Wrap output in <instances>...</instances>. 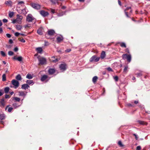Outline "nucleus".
Here are the masks:
<instances>
[{"mask_svg": "<svg viewBox=\"0 0 150 150\" xmlns=\"http://www.w3.org/2000/svg\"><path fill=\"white\" fill-rule=\"evenodd\" d=\"M1 54V55L3 57H5L6 56L5 53L3 51H1L0 52Z\"/></svg>", "mask_w": 150, "mask_h": 150, "instance_id": "nucleus-37", "label": "nucleus"}, {"mask_svg": "<svg viewBox=\"0 0 150 150\" xmlns=\"http://www.w3.org/2000/svg\"><path fill=\"white\" fill-rule=\"evenodd\" d=\"M3 21L4 23H6L8 22V20L6 19H4L3 20Z\"/></svg>", "mask_w": 150, "mask_h": 150, "instance_id": "nucleus-57", "label": "nucleus"}, {"mask_svg": "<svg viewBox=\"0 0 150 150\" xmlns=\"http://www.w3.org/2000/svg\"><path fill=\"white\" fill-rule=\"evenodd\" d=\"M26 82L28 85H30L31 84L33 85L34 83L33 81L31 80H27L26 81Z\"/></svg>", "mask_w": 150, "mask_h": 150, "instance_id": "nucleus-25", "label": "nucleus"}, {"mask_svg": "<svg viewBox=\"0 0 150 150\" xmlns=\"http://www.w3.org/2000/svg\"><path fill=\"white\" fill-rule=\"evenodd\" d=\"M122 58L124 60L127 59L129 63L131 61V56L130 54H123L122 55Z\"/></svg>", "mask_w": 150, "mask_h": 150, "instance_id": "nucleus-2", "label": "nucleus"}, {"mask_svg": "<svg viewBox=\"0 0 150 150\" xmlns=\"http://www.w3.org/2000/svg\"><path fill=\"white\" fill-rule=\"evenodd\" d=\"M20 41L21 42H25V40L23 39H21Z\"/></svg>", "mask_w": 150, "mask_h": 150, "instance_id": "nucleus-60", "label": "nucleus"}, {"mask_svg": "<svg viewBox=\"0 0 150 150\" xmlns=\"http://www.w3.org/2000/svg\"><path fill=\"white\" fill-rule=\"evenodd\" d=\"M29 87V86L27 84H25L22 85L21 88L25 90L28 89Z\"/></svg>", "mask_w": 150, "mask_h": 150, "instance_id": "nucleus-13", "label": "nucleus"}, {"mask_svg": "<svg viewBox=\"0 0 150 150\" xmlns=\"http://www.w3.org/2000/svg\"><path fill=\"white\" fill-rule=\"evenodd\" d=\"M50 79V78L48 77L47 75H44L42 76L41 80L42 81H44L45 80H47L46 81H47Z\"/></svg>", "mask_w": 150, "mask_h": 150, "instance_id": "nucleus-8", "label": "nucleus"}, {"mask_svg": "<svg viewBox=\"0 0 150 150\" xmlns=\"http://www.w3.org/2000/svg\"><path fill=\"white\" fill-rule=\"evenodd\" d=\"M52 62L54 63L57 62L59 60L57 58H56L55 57H52Z\"/></svg>", "mask_w": 150, "mask_h": 150, "instance_id": "nucleus-26", "label": "nucleus"}, {"mask_svg": "<svg viewBox=\"0 0 150 150\" xmlns=\"http://www.w3.org/2000/svg\"><path fill=\"white\" fill-rule=\"evenodd\" d=\"M64 38L63 36L61 35L60 36H58L57 38V40L58 43H59L63 40Z\"/></svg>", "mask_w": 150, "mask_h": 150, "instance_id": "nucleus-12", "label": "nucleus"}, {"mask_svg": "<svg viewBox=\"0 0 150 150\" xmlns=\"http://www.w3.org/2000/svg\"><path fill=\"white\" fill-rule=\"evenodd\" d=\"M118 3L120 6H121V3L120 0H118Z\"/></svg>", "mask_w": 150, "mask_h": 150, "instance_id": "nucleus-63", "label": "nucleus"}, {"mask_svg": "<svg viewBox=\"0 0 150 150\" xmlns=\"http://www.w3.org/2000/svg\"><path fill=\"white\" fill-rule=\"evenodd\" d=\"M105 55L106 54L105 52L103 51L101 54L100 57L102 59H103L105 57Z\"/></svg>", "mask_w": 150, "mask_h": 150, "instance_id": "nucleus-21", "label": "nucleus"}, {"mask_svg": "<svg viewBox=\"0 0 150 150\" xmlns=\"http://www.w3.org/2000/svg\"><path fill=\"white\" fill-rule=\"evenodd\" d=\"M107 69L109 71H113V70L110 67H108L107 68Z\"/></svg>", "mask_w": 150, "mask_h": 150, "instance_id": "nucleus-44", "label": "nucleus"}, {"mask_svg": "<svg viewBox=\"0 0 150 150\" xmlns=\"http://www.w3.org/2000/svg\"><path fill=\"white\" fill-rule=\"evenodd\" d=\"M5 105L4 100L2 99L0 101V105L1 107H4Z\"/></svg>", "mask_w": 150, "mask_h": 150, "instance_id": "nucleus-20", "label": "nucleus"}, {"mask_svg": "<svg viewBox=\"0 0 150 150\" xmlns=\"http://www.w3.org/2000/svg\"><path fill=\"white\" fill-rule=\"evenodd\" d=\"M48 72L49 74H52L55 72V70L53 69H50Z\"/></svg>", "mask_w": 150, "mask_h": 150, "instance_id": "nucleus-17", "label": "nucleus"}, {"mask_svg": "<svg viewBox=\"0 0 150 150\" xmlns=\"http://www.w3.org/2000/svg\"><path fill=\"white\" fill-rule=\"evenodd\" d=\"M50 1L52 3L54 4H56L57 2L56 0H50Z\"/></svg>", "mask_w": 150, "mask_h": 150, "instance_id": "nucleus-45", "label": "nucleus"}, {"mask_svg": "<svg viewBox=\"0 0 150 150\" xmlns=\"http://www.w3.org/2000/svg\"><path fill=\"white\" fill-rule=\"evenodd\" d=\"M8 54L9 56H12L13 54L14 53L12 51H9L8 52Z\"/></svg>", "mask_w": 150, "mask_h": 150, "instance_id": "nucleus-39", "label": "nucleus"}, {"mask_svg": "<svg viewBox=\"0 0 150 150\" xmlns=\"http://www.w3.org/2000/svg\"><path fill=\"white\" fill-rule=\"evenodd\" d=\"M136 74L138 77H140L142 75V74L141 72L137 73H136Z\"/></svg>", "mask_w": 150, "mask_h": 150, "instance_id": "nucleus-40", "label": "nucleus"}, {"mask_svg": "<svg viewBox=\"0 0 150 150\" xmlns=\"http://www.w3.org/2000/svg\"><path fill=\"white\" fill-rule=\"evenodd\" d=\"M120 46L122 47H124L126 48V44L124 42H122L120 43Z\"/></svg>", "mask_w": 150, "mask_h": 150, "instance_id": "nucleus-30", "label": "nucleus"}, {"mask_svg": "<svg viewBox=\"0 0 150 150\" xmlns=\"http://www.w3.org/2000/svg\"><path fill=\"white\" fill-rule=\"evenodd\" d=\"M12 46L10 45H6V47L8 49H10L11 48Z\"/></svg>", "mask_w": 150, "mask_h": 150, "instance_id": "nucleus-50", "label": "nucleus"}, {"mask_svg": "<svg viewBox=\"0 0 150 150\" xmlns=\"http://www.w3.org/2000/svg\"><path fill=\"white\" fill-rule=\"evenodd\" d=\"M49 11H50L51 13H56L55 11V10L54 9H53L52 8H50V9L49 10Z\"/></svg>", "mask_w": 150, "mask_h": 150, "instance_id": "nucleus-36", "label": "nucleus"}, {"mask_svg": "<svg viewBox=\"0 0 150 150\" xmlns=\"http://www.w3.org/2000/svg\"><path fill=\"white\" fill-rule=\"evenodd\" d=\"M18 50V48L17 47H15V48H14V51L15 52H16Z\"/></svg>", "mask_w": 150, "mask_h": 150, "instance_id": "nucleus-52", "label": "nucleus"}, {"mask_svg": "<svg viewBox=\"0 0 150 150\" xmlns=\"http://www.w3.org/2000/svg\"><path fill=\"white\" fill-rule=\"evenodd\" d=\"M23 18V16L20 14L17 15L16 22L18 23H21L22 22V20Z\"/></svg>", "mask_w": 150, "mask_h": 150, "instance_id": "nucleus-6", "label": "nucleus"}, {"mask_svg": "<svg viewBox=\"0 0 150 150\" xmlns=\"http://www.w3.org/2000/svg\"><path fill=\"white\" fill-rule=\"evenodd\" d=\"M14 15V12H13L9 11L8 16L10 18H12Z\"/></svg>", "mask_w": 150, "mask_h": 150, "instance_id": "nucleus-32", "label": "nucleus"}, {"mask_svg": "<svg viewBox=\"0 0 150 150\" xmlns=\"http://www.w3.org/2000/svg\"><path fill=\"white\" fill-rule=\"evenodd\" d=\"M37 58L39 62L38 63L39 65H43L46 64L47 60L45 58L43 57L39 58L38 57Z\"/></svg>", "mask_w": 150, "mask_h": 150, "instance_id": "nucleus-1", "label": "nucleus"}, {"mask_svg": "<svg viewBox=\"0 0 150 150\" xmlns=\"http://www.w3.org/2000/svg\"><path fill=\"white\" fill-rule=\"evenodd\" d=\"M6 35L7 37L8 38H10L11 36V35L10 34H8V33H7L6 34Z\"/></svg>", "mask_w": 150, "mask_h": 150, "instance_id": "nucleus-56", "label": "nucleus"}, {"mask_svg": "<svg viewBox=\"0 0 150 150\" xmlns=\"http://www.w3.org/2000/svg\"><path fill=\"white\" fill-rule=\"evenodd\" d=\"M40 14L43 17H45L48 16L49 13L48 12L45 11L44 10H41L40 11Z\"/></svg>", "mask_w": 150, "mask_h": 150, "instance_id": "nucleus-10", "label": "nucleus"}, {"mask_svg": "<svg viewBox=\"0 0 150 150\" xmlns=\"http://www.w3.org/2000/svg\"><path fill=\"white\" fill-rule=\"evenodd\" d=\"M3 32L2 28H0V33H1Z\"/></svg>", "mask_w": 150, "mask_h": 150, "instance_id": "nucleus-64", "label": "nucleus"}, {"mask_svg": "<svg viewBox=\"0 0 150 150\" xmlns=\"http://www.w3.org/2000/svg\"><path fill=\"white\" fill-rule=\"evenodd\" d=\"M13 99L15 100L16 101L18 102L20 101V99L18 97H15L13 98Z\"/></svg>", "mask_w": 150, "mask_h": 150, "instance_id": "nucleus-33", "label": "nucleus"}, {"mask_svg": "<svg viewBox=\"0 0 150 150\" xmlns=\"http://www.w3.org/2000/svg\"><path fill=\"white\" fill-rule=\"evenodd\" d=\"M59 68L62 71H64L66 69L67 65L65 64H61L59 65Z\"/></svg>", "mask_w": 150, "mask_h": 150, "instance_id": "nucleus-7", "label": "nucleus"}, {"mask_svg": "<svg viewBox=\"0 0 150 150\" xmlns=\"http://www.w3.org/2000/svg\"><path fill=\"white\" fill-rule=\"evenodd\" d=\"M127 106L129 107H132L133 106L130 103H129L127 104Z\"/></svg>", "mask_w": 150, "mask_h": 150, "instance_id": "nucleus-62", "label": "nucleus"}, {"mask_svg": "<svg viewBox=\"0 0 150 150\" xmlns=\"http://www.w3.org/2000/svg\"><path fill=\"white\" fill-rule=\"evenodd\" d=\"M26 21L28 22H31L35 20H35L31 14H28L26 17Z\"/></svg>", "mask_w": 150, "mask_h": 150, "instance_id": "nucleus-3", "label": "nucleus"}, {"mask_svg": "<svg viewBox=\"0 0 150 150\" xmlns=\"http://www.w3.org/2000/svg\"><path fill=\"white\" fill-rule=\"evenodd\" d=\"M31 5L32 7L35 9L39 10L40 8V5L38 4L34 3L32 4Z\"/></svg>", "mask_w": 150, "mask_h": 150, "instance_id": "nucleus-9", "label": "nucleus"}, {"mask_svg": "<svg viewBox=\"0 0 150 150\" xmlns=\"http://www.w3.org/2000/svg\"><path fill=\"white\" fill-rule=\"evenodd\" d=\"M11 83L14 86L15 88H17L19 85V82L15 79H13L11 81Z\"/></svg>", "mask_w": 150, "mask_h": 150, "instance_id": "nucleus-4", "label": "nucleus"}, {"mask_svg": "<svg viewBox=\"0 0 150 150\" xmlns=\"http://www.w3.org/2000/svg\"><path fill=\"white\" fill-rule=\"evenodd\" d=\"M4 93L3 90L1 89L0 90V96H2Z\"/></svg>", "mask_w": 150, "mask_h": 150, "instance_id": "nucleus-47", "label": "nucleus"}, {"mask_svg": "<svg viewBox=\"0 0 150 150\" xmlns=\"http://www.w3.org/2000/svg\"><path fill=\"white\" fill-rule=\"evenodd\" d=\"M125 11H126V10H125V14L126 16H127V17L128 18L129 17V16L128 14V13L126 12Z\"/></svg>", "mask_w": 150, "mask_h": 150, "instance_id": "nucleus-59", "label": "nucleus"}, {"mask_svg": "<svg viewBox=\"0 0 150 150\" xmlns=\"http://www.w3.org/2000/svg\"><path fill=\"white\" fill-rule=\"evenodd\" d=\"M2 81H5L6 80V75L5 74H4L2 75Z\"/></svg>", "mask_w": 150, "mask_h": 150, "instance_id": "nucleus-34", "label": "nucleus"}, {"mask_svg": "<svg viewBox=\"0 0 150 150\" xmlns=\"http://www.w3.org/2000/svg\"><path fill=\"white\" fill-rule=\"evenodd\" d=\"M24 4V2L23 1H18V4Z\"/></svg>", "mask_w": 150, "mask_h": 150, "instance_id": "nucleus-49", "label": "nucleus"}, {"mask_svg": "<svg viewBox=\"0 0 150 150\" xmlns=\"http://www.w3.org/2000/svg\"><path fill=\"white\" fill-rule=\"evenodd\" d=\"M71 50L70 49H67V50H66L65 51L66 52H69L71 51Z\"/></svg>", "mask_w": 150, "mask_h": 150, "instance_id": "nucleus-53", "label": "nucleus"}, {"mask_svg": "<svg viewBox=\"0 0 150 150\" xmlns=\"http://www.w3.org/2000/svg\"><path fill=\"white\" fill-rule=\"evenodd\" d=\"M114 79L115 81H117L118 80V77L117 76H115L114 77Z\"/></svg>", "mask_w": 150, "mask_h": 150, "instance_id": "nucleus-43", "label": "nucleus"}, {"mask_svg": "<svg viewBox=\"0 0 150 150\" xmlns=\"http://www.w3.org/2000/svg\"><path fill=\"white\" fill-rule=\"evenodd\" d=\"M48 34L50 36L53 35L55 33L54 31L52 29L50 30L47 31Z\"/></svg>", "mask_w": 150, "mask_h": 150, "instance_id": "nucleus-15", "label": "nucleus"}, {"mask_svg": "<svg viewBox=\"0 0 150 150\" xmlns=\"http://www.w3.org/2000/svg\"><path fill=\"white\" fill-rule=\"evenodd\" d=\"M65 12H62L59 13L58 14V16L59 17L62 16L65 14Z\"/></svg>", "mask_w": 150, "mask_h": 150, "instance_id": "nucleus-35", "label": "nucleus"}, {"mask_svg": "<svg viewBox=\"0 0 150 150\" xmlns=\"http://www.w3.org/2000/svg\"><path fill=\"white\" fill-rule=\"evenodd\" d=\"M16 79L17 80L20 81L22 80V78L21 75L18 74L16 76Z\"/></svg>", "mask_w": 150, "mask_h": 150, "instance_id": "nucleus-24", "label": "nucleus"}, {"mask_svg": "<svg viewBox=\"0 0 150 150\" xmlns=\"http://www.w3.org/2000/svg\"><path fill=\"white\" fill-rule=\"evenodd\" d=\"M118 144L121 147H123L124 145L122 144L121 141H119L118 142Z\"/></svg>", "mask_w": 150, "mask_h": 150, "instance_id": "nucleus-38", "label": "nucleus"}, {"mask_svg": "<svg viewBox=\"0 0 150 150\" xmlns=\"http://www.w3.org/2000/svg\"><path fill=\"white\" fill-rule=\"evenodd\" d=\"M133 135L135 136L136 139L137 140L138 139V135L135 134H134Z\"/></svg>", "mask_w": 150, "mask_h": 150, "instance_id": "nucleus-54", "label": "nucleus"}, {"mask_svg": "<svg viewBox=\"0 0 150 150\" xmlns=\"http://www.w3.org/2000/svg\"><path fill=\"white\" fill-rule=\"evenodd\" d=\"M13 109V108L12 107H9L8 110V111L9 112H11Z\"/></svg>", "mask_w": 150, "mask_h": 150, "instance_id": "nucleus-46", "label": "nucleus"}, {"mask_svg": "<svg viewBox=\"0 0 150 150\" xmlns=\"http://www.w3.org/2000/svg\"><path fill=\"white\" fill-rule=\"evenodd\" d=\"M5 4L6 5H9L11 6L12 5V2L11 1H8L5 2Z\"/></svg>", "mask_w": 150, "mask_h": 150, "instance_id": "nucleus-22", "label": "nucleus"}, {"mask_svg": "<svg viewBox=\"0 0 150 150\" xmlns=\"http://www.w3.org/2000/svg\"><path fill=\"white\" fill-rule=\"evenodd\" d=\"M128 69V66H127L125 67V68L124 69L123 71L125 72H126L127 71V69Z\"/></svg>", "mask_w": 150, "mask_h": 150, "instance_id": "nucleus-41", "label": "nucleus"}, {"mask_svg": "<svg viewBox=\"0 0 150 150\" xmlns=\"http://www.w3.org/2000/svg\"><path fill=\"white\" fill-rule=\"evenodd\" d=\"M21 33H19L18 32H16L15 33L14 35L18 37L19 36V35H20Z\"/></svg>", "mask_w": 150, "mask_h": 150, "instance_id": "nucleus-48", "label": "nucleus"}, {"mask_svg": "<svg viewBox=\"0 0 150 150\" xmlns=\"http://www.w3.org/2000/svg\"><path fill=\"white\" fill-rule=\"evenodd\" d=\"M13 59L16 60L18 61L21 62L22 61L23 58L21 56H19L18 57H16V56H14L13 58Z\"/></svg>", "mask_w": 150, "mask_h": 150, "instance_id": "nucleus-14", "label": "nucleus"}, {"mask_svg": "<svg viewBox=\"0 0 150 150\" xmlns=\"http://www.w3.org/2000/svg\"><path fill=\"white\" fill-rule=\"evenodd\" d=\"M141 147L140 146H137L136 148V150H141Z\"/></svg>", "mask_w": 150, "mask_h": 150, "instance_id": "nucleus-51", "label": "nucleus"}, {"mask_svg": "<svg viewBox=\"0 0 150 150\" xmlns=\"http://www.w3.org/2000/svg\"><path fill=\"white\" fill-rule=\"evenodd\" d=\"M6 116L2 112L0 114V120H3L5 119Z\"/></svg>", "mask_w": 150, "mask_h": 150, "instance_id": "nucleus-16", "label": "nucleus"}, {"mask_svg": "<svg viewBox=\"0 0 150 150\" xmlns=\"http://www.w3.org/2000/svg\"><path fill=\"white\" fill-rule=\"evenodd\" d=\"M37 33L39 35H42L43 34L42 29V28H40L38 29L37 31Z\"/></svg>", "mask_w": 150, "mask_h": 150, "instance_id": "nucleus-18", "label": "nucleus"}, {"mask_svg": "<svg viewBox=\"0 0 150 150\" xmlns=\"http://www.w3.org/2000/svg\"><path fill=\"white\" fill-rule=\"evenodd\" d=\"M26 92L25 93L24 91H19L18 92V95L19 96H23V98H24L26 95Z\"/></svg>", "mask_w": 150, "mask_h": 150, "instance_id": "nucleus-11", "label": "nucleus"}, {"mask_svg": "<svg viewBox=\"0 0 150 150\" xmlns=\"http://www.w3.org/2000/svg\"><path fill=\"white\" fill-rule=\"evenodd\" d=\"M139 106L141 108V109L142 110L144 109V105H142L141 104H139Z\"/></svg>", "mask_w": 150, "mask_h": 150, "instance_id": "nucleus-42", "label": "nucleus"}, {"mask_svg": "<svg viewBox=\"0 0 150 150\" xmlns=\"http://www.w3.org/2000/svg\"><path fill=\"white\" fill-rule=\"evenodd\" d=\"M33 76L30 74H28L26 76V78L29 79H31L33 78Z\"/></svg>", "mask_w": 150, "mask_h": 150, "instance_id": "nucleus-29", "label": "nucleus"}, {"mask_svg": "<svg viewBox=\"0 0 150 150\" xmlns=\"http://www.w3.org/2000/svg\"><path fill=\"white\" fill-rule=\"evenodd\" d=\"M139 123L140 124H141V125L143 124L144 122H143V121H139Z\"/></svg>", "mask_w": 150, "mask_h": 150, "instance_id": "nucleus-61", "label": "nucleus"}, {"mask_svg": "<svg viewBox=\"0 0 150 150\" xmlns=\"http://www.w3.org/2000/svg\"><path fill=\"white\" fill-rule=\"evenodd\" d=\"M9 88L8 87H6L4 89V92L6 93H8L9 91Z\"/></svg>", "mask_w": 150, "mask_h": 150, "instance_id": "nucleus-28", "label": "nucleus"}, {"mask_svg": "<svg viewBox=\"0 0 150 150\" xmlns=\"http://www.w3.org/2000/svg\"><path fill=\"white\" fill-rule=\"evenodd\" d=\"M21 105L20 104H18L17 103H13L12 105V106H13V108L15 109L19 107Z\"/></svg>", "mask_w": 150, "mask_h": 150, "instance_id": "nucleus-19", "label": "nucleus"}, {"mask_svg": "<svg viewBox=\"0 0 150 150\" xmlns=\"http://www.w3.org/2000/svg\"><path fill=\"white\" fill-rule=\"evenodd\" d=\"M99 57H97L96 55H93L90 58L89 61L91 62L93 61L96 62L99 61Z\"/></svg>", "mask_w": 150, "mask_h": 150, "instance_id": "nucleus-5", "label": "nucleus"}, {"mask_svg": "<svg viewBox=\"0 0 150 150\" xmlns=\"http://www.w3.org/2000/svg\"><path fill=\"white\" fill-rule=\"evenodd\" d=\"M36 50L38 53H41L42 51V47H39L36 48Z\"/></svg>", "mask_w": 150, "mask_h": 150, "instance_id": "nucleus-23", "label": "nucleus"}, {"mask_svg": "<svg viewBox=\"0 0 150 150\" xmlns=\"http://www.w3.org/2000/svg\"><path fill=\"white\" fill-rule=\"evenodd\" d=\"M98 79V77L96 76H94L93 77L92 79V81L94 83H95Z\"/></svg>", "mask_w": 150, "mask_h": 150, "instance_id": "nucleus-31", "label": "nucleus"}, {"mask_svg": "<svg viewBox=\"0 0 150 150\" xmlns=\"http://www.w3.org/2000/svg\"><path fill=\"white\" fill-rule=\"evenodd\" d=\"M22 28V26L19 25H16V28L18 30H21Z\"/></svg>", "mask_w": 150, "mask_h": 150, "instance_id": "nucleus-27", "label": "nucleus"}, {"mask_svg": "<svg viewBox=\"0 0 150 150\" xmlns=\"http://www.w3.org/2000/svg\"><path fill=\"white\" fill-rule=\"evenodd\" d=\"M10 98V96L7 94H6L5 96V98Z\"/></svg>", "mask_w": 150, "mask_h": 150, "instance_id": "nucleus-55", "label": "nucleus"}, {"mask_svg": "<svg viewBox=\"0 0 150 150\" xmlns=\"http://www.w3.org/2000/svg\"><path fill=\"white\" fill-rule=\"evenodd\" d=\"M10 44H12L13 43V41L11 39H10L8 42Z\"/></svg>", "mask_w": 150, "mask_h": 150, "instance_id": "nucleus-58", "label": "nucleus"}]
</instances>
